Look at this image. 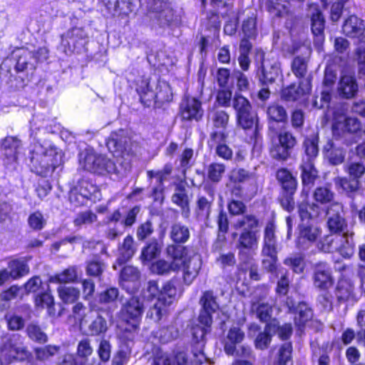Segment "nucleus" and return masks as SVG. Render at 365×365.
I'll return each mask as SVG.
<instances>
[{"label": "nucleus", "instance_id": "bf43d9fd", "mask_svg": "<svg viewBox=\"0 0 365 365\" xmlns=\"http://www.w3.org/2000/svg\"><path fill=\"white\" fill-rule=\"evenodd\" d=\"M267 10L273 17H283L288 14L287 6L282 4L280 0H268Z\"/></svg>", "mask_w": 365, "mask_h": 365}, {"label": "nucleus", "instance_id": "603ef678", "mask_svg": "<svg viewBox=\"0 0 365 365\" xmlns=\"http://www.w3.org/2000/svg\"><path fill=\"white\" fill-rule=\"evenodd\" d=\"M237 124L244 130L251 129L258 122L257 114L252 110L236 115Z\"/></svg>", "mask_w": 365, "mask_h": 365}, {"label": "nucleus", "instance_id": "2f4dec72", "mask_svg": "<svg viewBox=\"0 0 365 365\" xmlns=\"http://www.w3.org/2000/svg\"><path fill=\"white\" fill-rule=\"evenodd\" d=\"M133 341L121 342L111 361V365H127L132 353Z\"/></svg>", "mask_w": 365, "mask_h": 365}, {"label": "nucleus", "instance_id": "f03ea898", "mask_svg": "<svg viewBox=\"0 0 365 365\" xmlns=\"http://www.w3.org/2000/svg\"><path fill=\"white\" fill-rule=\"evenodd\" d=\"M274 222H269L264 228L261 252L262 264L264 269L272 274L278 276L277 240Z\"/></svg>", "mask_w": 365, "mask_h": 365}, {"label": "nucleus", "instance_id": "864d4df0", "mask_svg": "<svg viewBox=\"0 0 365 365\" xmlns=\"http://www.w3.org/2000/svg\"><path fill=\"white\" fill-rule=\"evenodd\" d=\"M77 279V271L75 267H70L61 273L51 276L49 278L51 283H68Z\"/></svg>", "mask_w": 365, "mask_h": 365}, {"label": "nucleus", "instance_id": "0eeeda50", "mask_svg": "<svg viewBox=\"0 0 365 365\" xmlns=\"http://www.w3.org/2000/svg\"><path fill=\"white\" fill-rule=\"evenodd\" d=\"M327 227L333 234L345 235L351 232L344 217V212L341 204L331 205L327 212Z\"/></svg>", "mask_w": 365, "mask_h": 365}, {"label": "nucleus", "instance_id": "3c124183", "mask_svg": "<svg viewBox=\"0 0 365 365\" xmlns=\"http://www.w3.org/2000/svg\"><path fill=\"white\" fill-rule=\"evenodd\" d=\"M60 299L66 304H72L80 297V291L73 287L60 286L58 288Z\"/></svg>", "mask_w": 365, "mask_h": 365}, {"label": "nucleus", "instance_id": "e433bc0d", "mask_svg": "<svg viewBox=\"0 0 365 365\" xmlns=\"http://www.w3.org/2000/svg\"><path fill=\"white\" fill-rule=\"evenodd\" d=\"M170 239L177 244L185 243L190 238V230L180 222H176L171 225L170 230Z\"/></svg>", "mask_w": 365, "mask_h": 365}, {"label": "nucleus", "instance_id": "f704fd0d", "mask_svg": "<svg viewBox=\"0 0 365 365\" xmlns=\"http://www.w3.org/2000/svg\"><path fill=\"white\" fill-rule=\"evenodd\" d=\"M319 137L317 135H312L307 137L303 142V148L305 155L302 158V161L314 162V160L319 153Z\"/></svg>", "mask_w": 365, "mask_h": 365}, {"label": "nucleus", "instance_id": "393cba45", "mask_svg": "<svg viewBox=\"0 0 365 365\" xmlns=\"http://www.w3.org/2000/svg\"><path fill=\"white\" fill-rule=\"evenodd\" d=\"M257 245V237L254 230H243L238 240L237 248L240 250L239 255L240 259L248 258L244 250L250 251Z\"/></svg>", "mask_w": 365, "mask_h": 365}, {"label": "nucleus", "instance_id": "09e8293b", "mask_svg": "<svg viewBox=\"0 0 365 365\" xmlns=\"http://www.w3.org/2000/svg\"><path fill=\"white\" fill-rule=\"evenodd\" d=\"M28 337L38 344H46L48 341V335L38 324L31 323L26 329Z\"/></svg>", "mask_w": 365, "mask_h": 365}, {"label": "nucleus", "instance_id": "423d86ee", "mask_svg": "<svg viewBox=\"0 0 365 365\" xmlns=\"http://www.w3.org/2000/svg\"><path fill=\"white\" fill-rule=\"evenodd\" d=\"M98 187L88 179L83 178L71 189L69 200L76 206L84 205L88 200H96L98 198Z\"/></svg>", "mask_w": 365, "mask_h": 365}, {"label": "nucleus", "instance_id": "5fc2aeb1", "mask_svg": "<svg viewBox=\"0 0 365 365\" xmlns=\"http://www.w3.org/2000/svg\"><path fill=\"white\" fill-rule=\"evenodd\" d=\"M176 287L173 281L167 282L160 290V297L158 299L164 302L165 305H170L176 295Z\"/></svg>", "mask_w": 365, "mask_h": 365}, {"label": "nucleus", "instance_id": "c85d7f7f", "mask_svg": "<svg viewBox=\"0 0 365 365\" xmlns=\"http://www.w3.org/2000/svg\"><path fill=\"white\" fill-rule=\"evenodd\" d=\"M276 178L282 192L295 193L297 188V180L290 171L286 168L279 169L276 173Z\"/></svg>", "mask_w": 365, "mask_h": 365}, {"label": "nucleus", "instance_id": "a18cd8bd", "mask_svg": "<svg viewBox=\"0 0 365 365\" xmlns=\"http://www.w3.org/2000/svg\"><path fill=\"white\" fill-rule=\"evenodd\" d=\"M225 170V164L217 162L211 163L206 168L207 179L213 183H218L222 179Z\"/></svg>", "mask_w": 365, "mask_h": 365}, {"label": "nucleus", "instance_id": "a19ab883", "mask_svg": "<svg viewBox=\"0 0 365 365\" xmlns=\"http://www.w3.org/2000/svg\"><path fill=\"white\" fill-rule=\"evenodd\" d=\"M283 263L294 273L302 274L306 267L304 255L302 253H294L286 257Z\"/></svg>", "mask_w": 365, "mask_h": 365}, {"label": "nucleus", "instance_id": "69168bd1", "mask_svg": "<svg viewBox=\"0 0 365 365\" xmlns=\"http://www.w3.org/2000/svg\"><path fill=\"white\" fill-rule=\"evenodd\" d=\"M232 107L236 115L252 110L250 102L245 97L240 94H235L232 100Z\"/></svg>", "mask_w": 365, "mask_h": 365}, {"label": "nucleus", "instance_id": "e2e57ef3", "mask_svg": "<svg viewBox=\"0 0 365 365\" xmlns=\"http://www.w3.org/2000/svg\"><path fill=\"white\" fill-rule=\"evenodd\" d=\"M292 152L278 142H272L269 148L270 156L277 160L285 161L291 156Z\"/></svg>", "mask_w": 365, "mask_h": 365}, {"label": "nucleus", "instance_id": "dca6fc26", "mask_svg": "<svg viewBox=\"0 0 365 365\" xmlns=\"http://www.w3.org/2000/svg\"><path fill=\"white\" fill-rule=\"evenodd\" d=\"M204 190L207 192L208 197L198 196L196 202L195 213L200 221L208 220L212 206L215 200V190L210 185H205Z\"/></svg>", "mask_w": 365, "mask_h": 365}, {"label": "nucleus", "instance_id": "f8f14e48", "mask_svg": "<svg viewBox=\"0 0 365 365\" xmlns=\"http://www.w3.org/2000/svg\"><path fill=\"white\" fill-rule=\"evenodd\" d=\"M201 309L198 317V321L202 325L211 327L212 323V314L219 309V304L217 297L212 291H205L200 299Z\"/></svg>", "mask_w": 365, "mask_h": 365}, {"label": "nucleus", "instance_id": "cd10ccee", "mask_svg": "<svg viewBox=\"0 0 365 365\" xmlns=\"http://www.w3.org/2000/svg\"><path fill=\"white\" fill-rule=\"evenodd\" d=\"M93 353L91 339L83 338L78 341L76 352V365H91L88 357Z\"/></svg>", "mask_w": 365, "mask_h": 365}, {"label": "nucleus", "instance_id": "8fccbe9b", "mask_svg": "<svg viewBox=\"0 0 365 365\" xmlns=\"http://www.w3.org/2000/svg\"><path fill=\"white\" fill-rule=\"evenodd\" d=\"M295 312L297 314L294 317V322L299 328L303 327L312 317L311 309L304 302L298 303Z\"/></svg>", "mask_w": 365, "mask_h": 365}, {"label": "nucleus", "instance_id": "79ce46f5", "mask_svg": "<svg viewBox=\"0 0 365 365\" xmlns=\"http://www.w3.org/2000/svg\"><path fill=\"white\" fill-rule=\"evenodd\" d=\"M6 269L12 276V279H19L29 272V267L24 259H13L8 262Z\"/></svg>", "mask_w": 365, "mask_h": 365}, {"label": "nucleus", "instance_id": "c756f323", "mask_svg": "<svg viewBox=\"0 0 365 365\" xmlns=\"http://www.w3.org/2000/svg\"><path fill=\"white\" fill-rule=\"evenodd\" d=\"M323 152L329 162L332 165H339L344 160L346 152L337 147L332 140H329L324 146Z\"/></svg>", "mask_w": 365, "mask_h": 365}, {"label": "nucleus", "instance_id": "6e6d98bb", "mask_svg": "<svg viewBox=\"0 0 365 365\" xmlns=\"http://www.w3.org/2000/svg\"><path fill=\"white\" fill-rule=\"evenodd\" d=\"M334 183L337 187L347 193L356 192L361 185L360 181L351 179V178H336L334 179Z\"/></svg>", "mask_w": 365, "mask_h": 365}, {"label": "nucleus", "instance_id": "338daca9", "mask_svg": "<svg viewBox=\"0 0 365 365\" xmlns=\"http://www.w3.org/2000/svg\"><path fill=\"white\" fill-rule=\"evenodd\" d=\"M268 117L276 122H284L287 118L286 110L279 104H272L267 108Z\"/></svg>", "mask_w": 365, "mask_h": 365}, {"label": "nucleus", "instance_id": "b1692460", "mask_svg": "<svg viewBox=\"0 0 365 365\" xmlns=\"http://www.w3.org/2000/svg\"><path fill=\"white\" fill-rule=\"evenodd\" d=\"M342 31L349 38H359L365 31L364 22L356 16L351 15L345 20Z\"/></svg>", "mask_w": 365, "mask_h": 365}, {"label": "nucleus", "instance_id": "aec40b11", "mask_svg": "<svg viewBox=\"0 0 365 365\" xmlns=\"http://www.w3.org/2000/svg\"><path fill=\"white\" fill-rule=\"evenodd\" d=\"M311 88L310 80L306 79L301 81L298 86L292 84L284 88L282 91V98L287 101H295L307 96L309 93Z\"/></svg>", "mask_w": 365, "mask_h": 365}, {"label": "nucleus", "instance_id": "412c9836", "mask_svg": "<svg viewBox=\"0 0 365 365\" xmlns=\"http://www.w3.org/2000/svg\"><path fill=\"white\" fill-rule=\"evenodd\" d=\"M320 233V229L316 226L309 224L300 225L297 242V247L300 249L308 248L310 244L316 241Z\"/></svg>", "mask_w": 365, "mask_h": 365}, {"label": "nucleus", "instance_id": "c03bdc74", "mask_svg": "<svg viewBox=\"0 0 365 365\" xmlns=\"http://www.w3.org/2000/svg\"><path fill=\"white\" fill-rule=\"evenodd\" d=\"M300 168L302 170V183L307 186L312 185L318 174L317 170L314 168V162L302 161Z\"/></svg>", "mask_w": 365, "mask_h": 365}, {"label": "nucleus", "instance_id": "1a4fd4ad", "mask_svg": "<svg viewBox=\"0 0 365 365\" xmlns=\"http://www.w3.org/2000/svg\"><path fill=\"white\" fill-rule=\"evenodd\" d=\"M228 133L225 130H212L207 140V145L211 150H214L215 154L218 158L229 161L232 159L233 151L226 143Z\"/></svg>", "mask_w": 365, "mask_h": 365}, {"label": "nucleus", "instance_id": "6ab92c4d", "mask_svg": "<svg viewBox=\"0 0 365 365\" xmlns=\"http://www.w3.org/2000/svg\"><path fill=\"white\" fill-rule=\"evenodd\" d=\"M201 259L200 256L194 255L192 257L185 258L180 264L182 267L184 282L190 285L197 276L201 269Z\"/></svg>", "mask_w": 365, "mask_h": 365}, {"label": "nucleus", "instance_id": "ddd939ff", "mask_svg": "<svg viewBox=\"0 0 365 365\" xmlns=\"http://www.w3.org/2000/svg\"><path fill=\"white\" fill-rule=\"evenodd\" d=\"M182 118L185 120L200 121L204 115L202 103L195 97L185 96L180 105Z\"/></svg>", "mask_w": 365, "mask_h": 365}, {"label": "nucleus", "instance_id": "72a5a7b5", "mask_svg": "<svg viewBox=\"0 0 365 365\" xmlns=\"http://www.w3.org/2000/svg\"><path fill=\"white\" fill-rule=\"evenodd\" d=\"M344 240L343 235L331 233L325 236L319 243V248L324 252H337Z\"/></svg>", "mask_w": 365, "mask_h": 365}, {"label": "nucleus", "instance_id": "c9c22d12", "mask_svg": "<svg viewBox=\"0 0 365 365\" xmlns=\"http://www.w3.org/2000/svg\"><path fill=\"white\" fill-rule=\"evenodd\" d=\"M60 350V346L48 344L34 348V354L37 361L44 363L50 361L51 358L59 353Z\"/></svg>", "mask_w": 365, "mask_h": 365}, {"label": "nucleus", "instance_id": "4be33fe9", "mask_svg": "<svg viewBox=\"0 0 365 365\" xmlns=\"http://www.w3.org/2000/svg\"><path fill=\"white\" fill-rule=\"evenodd\" d=\"M14 55L16 58L15 68L17 72L35 70L36 60L32 51L26 48H19L14 52Z\"/></svg>", "mask_w": 365, "mask_h": 365}, {"label": "nucleus", "instance_id": "13d9d810", "mask_svg": "<svg viewBox=\"0 0 365 365\" xmlns=\"http://www.w3.org/2000/svg\"><path fill=\"white\" fill-rule=\"evenodd\" d=\"M354 232L353 231L343 235L344 240H341V246L337 252H339L344 257L349 258L354 254Z\"/></svg>", "mask_w": 365, "mask_h": 365}, {"label": "nucleus", "instance_id": "6e6552de", "mask_svg": "<svg viewBox=\"0 0 365 365\" xmlns=\"http://www.w3.org/2000/svg\"><path fill=\"white\" fill-rule=\"evenodd\" d=\"M87 37L83 28L73 27L61 35L60 48L66 54H71L83 46Z\"/></svg>", "mask_w": 365, "mask_h": 365}, {"label": "nucleus", "instance_id": "7ed1b4c3", "mask_svg": "<svg viewBox=\"0 0 365 365\" xmlns=\"http://www.w3.org/2000/svg\"><path fill=\"white\" fill-rule=\"evenodd\" d=\"M79 168L99 175L115 173V164L105 155L94 152L92 149H85L78 154Z\"/></svg>", "mask_w": 365, "mask_h": 365}, {"label": "nucleus", "instance_id": "774afa93", "mask_svg": "<svg viewBox=\"0 0 365 365\" xmlns=\"http://www.w3.org/2000/svg\"><path fill=\"white\" fill-rule=\"evenodd\" d=\"M47 220L40 211H35L28 217V225L31 229L36 231L43 230Z\"/></svg>", "mask_w": 365, "mask_h": 365}, {"label": "nucleus", "instance_id": "4468645a", "mask_svg": "<svg viewBox=\"0 0 365 365\" xmlns=\"http://www.w3.org/2000/svg\"><path fill=\"white\" fill-rule=\"evenodd\" d=\"M80 327H86L87 334L93 336L105 334L108 330L106 319L99 312L91 310L88 312V317L82 319Z\"/></svg>", "mask_w": 365, "mask_h": 365}, {"label": "nucleus", "instance_id": "37998d69", "mask_svg": "<svg viewBox=\"0 0 365 365\" xmlns=\"http://www.w3.org/2000/svg\"><path fill=\"white\" fill-rule=\"evenodd\" d=\"M250 311L264 322H268L272 317V308L267 304L259 302H252Z\"/></svg>", "mask_w": 365, "mask_h": 365}, {"label": "nucleus", "instance_id": "680f3d73", "mask_svg": "<svg viewBox=\"0 0 365 365\" xmlns=\"http://www.w3.org/2000/svg\"><path fill=\"white\" fill-rule=\"evenodd\" d=\"M166 253L168 257H170L173 261L171 262L178 263L179 265L182 262V260L185 258H187L186 256V249L184 247L176 245H170L166 248Z\"/></svg>", "mask_w": 365, "mask_h": 365}, {"label": "nucleus", "instance_id": "20e7f679", "mask_svg": "<svg viewBox=\"0 0 365 365\" xmlns=\"http://www.w3.org/2000/svg\"><path fill=\"white\" fill-rule=\"evenodd\" d=\"M136 91L140 96L141 103L148 107L150 106L152 102L163 103L170 102L173 99L170 86L164 81H159L156 84L155 90L153 91L147 79L142 80Z\"/></svg>", "mask_w": 365, "mask_h": 365}, {"label": "nucleus", "instance_id": "49530a36", "mask_svg": "<svg viewBox=\"0 0 365 365\" xmlns=\"http://www.w3.org/2000/svg\"><path fill=\"white\" fill-rule=\"evenodd\" d=\"M298 212L301 220L305 221L317 218L321 212V209L314 203H302L299 205Z\"/></svg>", "mask_w": 365, "mask_h": 365}, {"label": "nucleus", "instance_id": "9b49d317", "mask_svg": "<svg viewBox=\"0 0 365 365\" xmlns=\"http://www.w3.org/2000/svg\"><path fill=\"white\" fill-rule=\"evenodd\" d=\"M256 60L261 65L258 68L259 81L262 84L273 83L279 74V67L276 61H271L264 58V53L261 49L256 50Z\"/></svg>", "mask_w": 365, "mask_h": 365}, {"label": "nucleus", "instance_id": "7c9ffc66", "mask_svg": "<svg viewBox=\"0 0 365 365\" xmlns=\"http://www.w3.org/2000/svg\"><path fill=\"white\" fill-rule=\"evenodd\" d=\"M172 201L182 209V216L187 218L190 215L189 197L185 187L181 185L176 186L172 196Z\"/></svg>", "mask_w": 365, "mask_h": 365}, {"label": "nucleus", "instance_id": "0e129e2a", "mask_svg": "<svg viewBox=\"0 0 365 365\" xmlns=\"http://www.w3.org/2000/svg\"><path fill=\"white\" fill-rule=\"evenodd\" d=\"M345 171L351 179L360 181L365 174V165L361 162H351L346 165Z\"/></svg>", "mask_w": 365, "mask_h": 365}, {"label": "nucleus", "instance_id": "5701e85b", "mask_svg": "<svg viewBox=\"0 0 365 365\" xmlns=\"http://www.w3.org/2000/svg\"><path fill=\"white\" fill-rule=\"evenodd\" d=\"M130 141V140L126 135L125 131L119 130L118 132H113L110 134L106 145L110 152L121 153L127 150Z\"/></svg>", "mask_w": 365, "mask_h": 365}, {"label": "nucleus", "instance_id": "a211bd4d", "mask_svg": "<svg viewBox=\"0 0 365 365\" xmlns=\"http://www.w3.org/2000/svg\"><path fill=\"white\" fill-rule=\"evenodd\" d=\"M359 91V85L354 75L343 73L337 84V93L340 98L351 99L354 98Z\"/></svg>", "mask_w": 365, "mask_h": 365}, {"label": "nucleus", "instance_id": "473e14b6", "mask_svg": "<svg viewBox=\"0 0 365 365\" xmlns=\"http://www.w3.org/2000/svg\"><path fill=\"white\" fill-rule=\"evenodd\" d=\"M136 252V247L134 245V240L132 236L128 235L123 240V242L118 247L119 256L117 262L122 264L131 259Z\"/></svg>", "mask_w": 365, "mask_h": 365}, {"label": "nucleus", "instance_id": "f3484780", "mask_svg": "<svg viewBox=\"0 0 365 365\" xmlns=\"http://www.w3.org/2000/svg\"><path fill=\"white\" fill-rule=\"evenodd\" d=\"M313 281L314 285L321 289H327L332 286L331 271L327 263L319 262L314 265Z\"/></svg>", "mask_w": 365, "mask_h": 365}, {"label": "nucleus", "instance_id": "f257e3e1", "mask_svg": "<svg viewBox=\"0 0 365 365\" xmlns=\"http://www.w3.org/2000/svg\"><path fill=\"white\" fill-rule=\"evenodd\" d=\"M31 170L37 175L46 176L59 165L61 153L52 145L45 147L40 143H35L31 153Z\"/></svg>", "mask_w": 365, "mask_h": 365}, {"label": "nucleus", "instance_id": "bb28decb", "mask_svg": "<svg viewBox=\"0 0 365 365\" xmlns=\"http://www.w3.org/2000/svg\"><path fill=\"white\" fill-rule=\"evenodd\" d=\"M245 337L244 332L237 327L230 328L224 340V350L228 355L235 356L236 345L242 341Z\"/></svg>", "mask_w": 365, "mask_h": 365}, {"label": "nucleus", "instance_id": "ea45409f", "mask_svg": "<svg viewBox=\"0 0 365 365\" xmlns=\"http://www.w3.org/2000/svg\"><path fill=\"white\" fill-rule=\"evenodd\" d=\"M21 140L16 137L7 136L1 143V150L8 158L16 160L19 149L21 148Z\"/></svg>", "mask_w": 365, "mask_h": 365}, {"label": "nucleus", "instance_id": "052dcab7", "mask_svg": "<svg viewBox=\"0 0 365 365\" xmlns=\"http://www.w3.org/2000/svg\"><path fill=\"white\" fill-rule=\"evenodd\" d=\"M292 346L290 342L284 343L279 348L274 365H287L292 360Z\"/></svg>", "mask_w": 365, "mask_h": 365}, {"label": "nucleus", "instance_id": "4d7b16f0", "mask_svg": "<svg viewBox=\"0 0 365 365\" xmlns=\"http://www.w3.org/2000/svg\"><path fill=\"white\" fill-rule=\"evenodd\" d=\"M179 269V264L175 262H168L165 259H159L153 263L150 269L152 272L158 274H166L170 271Z\"/></svg>", "mask_w": 365, "mask_h": 365}, {"label": "nucleus", "instance_id": "a878e982", "mask_svg": "<svg viewBox=\"0 0 365 365\" xmlns=\"http://www.w3.org/2000/svg\"><path fill=\"white\" fill-rule=\"evenodd\" d=\"M354 289V284L350 280L346 279L339 280L335 291L337 302L340 304H344L355 301Z\"/></svg>", "mask_w": 365, "mask_h": 365}, {"label": "nucleus", "instance_id": "4c0bfd02", "mask_svg": "<svg viewBox=\"0 0 365 365\" xmlns=\"http://www.w3.org/2000/svg\"><path fill=\"white\" fill-rule=\"evenodd\" d=\"M209 118L214 128L212 130L226 131L230 119V116L226 111L214 109L209 113Z\"/></svg>", "mask_w": 365, "mask_h": 365}, {"label": "nucleus", "instance_id": "58836bf2", "mask_svg": "<svg viewBox=\"0 0 365 365\" xmlns=\"http://www.w3.org/2000/svg\"><path fill=\"white\" fill-rule=\"evenodd\" d=\"M163 248V242L153 238L149 240L142 249L141 258L143 260L150 261L160 255Z\"/></svg>", "mask_w": 365, "mask_h": 365}, {"label": "nucleus", "instance_id": "de8ad7c7", "mask_svg": "<svg viewBox=\"0 0 365 365\" xmlns=\"http://www.w3.org/2000/svg\"><path fill=\"white\" fill-rule=\"evenodd\" d=\"M274 331V327L271 324H267L263 331L259 332L255 339V346L257 349L264 350L268 348L272 341V331Z\"/></svg>", "mask_w": 365, "mask_h": 365}, {"label": "nucleus", "instance_id": "39448f33", "mask_svg": "<svg viewBox=\"0 0 365 365\" xmlns=\"http://www.w3.org/2000/svg\"><path fill=\"white\" fill-rule=\"evenodd\" d=\"M147 8L150 18L160 27L180 24V16L175 14L169 3L165 0H148Z\"/></svg>", "mask_w": 365, "mask_h": 365}, {"label": "nucleus", "instance_id": "9d476101", "mask_svg": "<svg viewBox=\"0 0 365 365\" xmlns=\"http://www.w3.org/2000/svg\"><path fill=\"white\" fill-rule=\"evenodd\" d=\"M143 312L144 304L137 297H132L128 299L120 310L123 319L130 324L133 329L138 327Z\"/></svg>", "mask_w": 365, "mask_h": 365}, {"label": "nucleus", "instance_id": "2eb2a0df", "mask_svg": "<svg viewBox=\"0 0 365 365\" xmlns=\"http://www.w3.org/2000/svg\"><path fill=\"white\" fill-rule=\"evenodd\" d=\"M361 131V123L357 118H346L344 114L334 113V135H344L346 133H355Z\"/></svg>", "mask_w": 365, "mask_h": 365}]
</instances>
